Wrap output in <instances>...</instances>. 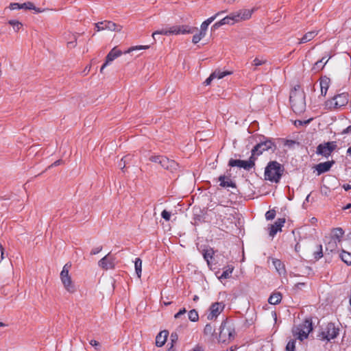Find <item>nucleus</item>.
Returning <instances> with one entry per match:
<instances>
[{
	"instance_id": "nucleus-55",
	"label": "nucleus",
	"mask_w": 351,
	"mask_h": 351,
	"mask_svg": "<svg viewBox=\"0 0 351 351\" xmlns=\"http://www.w3.org/2000/svg\"><path fill=\"white\" fill-rule=\"evenodd\" d=\"M343 188L344 189L345 191L351 190V185L346 184L343 185Z\"/></svg>"
},
{
	"instance_id": "nucleus-58",
	"label": "nucleus",
	"mask_w": 351,
	"mask_h": 351,
	"mask_svg": "<svg viewBox=\"0 0 351 351\" xmlns=\"http://www.w3.org/2000/svg\"><path fill=\"white\" fill-rule=\"evenodd\" d=\"M61 162H62V160H58L55 161V162L51 165V166H52V167L58 166V165H60V164H61Z\"/></svg>"
},
{
	"instance_id": "nucleus-19",
	"label": "nucleus",
	"mask_w": 351,
	"mask_h": 351,
	"mask_svg": "<svg viewBox=\"0 0 351 351\" xmlns=\"http://www.w3.org/2000/svg\"><path fill=\"white\" fill-rule=\"evenodd\" d=\"M285 223V219H278L274 224L271 225L269 228V235L273 237L278 231H281L282 227L284 226Z\"/></svg>"
},
{
	"instance_id": "nucleus-54",
	"label": "nucleus",
	"mask_w": 351,
	"mask_h": 351,
	"mask_svg": "<svg viewBox=\"0 0 351 351\" xmlns=\"http://www.w3.org/2000/svg\"><path fill=\"white\" fill-rule=\"evenodd\" d=\"M351 132V125L347 127L346 129H344L343 131H342V134H348V133H350Z\"/></svg>"
},
{
	"instance_id": "nucleus-30",
	"label": "nucleus",
	"mask_w": 351,
	"mask_h": 351,
	"mask_svg": "<svg viewBox=\"0 0 351 351\" xmlns=\"http://www.w3.org/2000/svg\"><path fill=\"white\" fill-rule=\"evenodd\" d=\"M340 258L348 265H351V253L342 250Z\"/></svg>"
},
{
	"instance_id": "nucleus-57",
	"label": "nucleus",
	"mask_w": 351,
	"mask_h": 351,
	"mask_svg": "<svg viewBox=\"0 0 351 351\" xmlns=\"http://www.w3.org/2000/svg\"><path fill=\"white\" fill-rule=\"evenodd\" d=\"M110 63H107V61L106 60L105 63L101 66L100 69V72L102 73L104 69Z\"/></svg>"
},
{
	"instance_id": "nucleus-3",
	"label": "nucleus",
	"mask_w": 351,
	"mask_h": 351,
	"mask_svg": "<svg viewBox=\"0 0 351 351\" xmlns=\"http://www.w3.org/2000/svg\"><path fill=\"white\" fill-rule=\"evenodd\" d=\"M195 28H192L188 25H173L171 27H166L161 28L160 29L156 30L152 34V37L156 40V35H178V34H191L193 32Z\"/></svg>"
},
{
	"instance_id": "nucleus-48",
	"label": "nucleus",
	"mask_w": 351,
	"mask_h": 351,
	"mask_svg": "<svg viewBox=\"0 0 351 351\" xmlns=\"http://www.w3.org/2000/svg\"><path fill=\"white\" fill-rule=\"evenodd\" d=\"M10 10H12L21 9V4L18 3H12L10 5Z\"/></svg>"
},
{
	"instance_id": "nucleus-51",
	"label": "nucleus",
	"mask_w": 351,
	"mask_h": 351,
	"mask_svg": "<svg viewBox=\"0 0 351 351\" xmlns=\"http://www.w3.org/2000/svg\"><path fill=\"white\" fill-rule=\"evenodd\" d=\"M213 79H215V77H212V74H211V75L209 76V77H208V78L205 80L204 84H205L206 85H209V84H210L211 81H212Z\"/></svg>"
},
{
	"instance_id": "nucleus-9",
	"label": "nucleus",
	"mask_w": 351,
	"mask_h": 351,
	"mask_svg": "<svg viewBox=\"0 0 351 351\" xmlns=\"http://www.w3.org/2000/svg\"><path fill=\"white\" fill-rule=\"evenodd\" d=\"M275 148L274 143L270 139H267L264 141L260 142L252 149V156L256 158L262 154L264 152Z\"/></svg>"
},
{
	"instance_id": "nucleus-43",
	"label": "nucleus",
	"mask_w": 351,
	"mask_h": 351,
	"mask_svg": "<svg viewBox=\"0 0 351 351\" xmlns=\"http://www.w3.org/2000/svg\"><path fill=\"white\" fill-rule=\"evenodd\" d=\"M322 256H323L322 246L320 245H319L318 251L315 252L314 253V257L315 259H319Z\"/></svg>"
},
{
	"instance_id": "nucleus-29",
	"label": "nucleus",
	"mask_w": 351,
	"mask_h": 351,
	"mask_svg": "<svg viewBox=\"0 0 351 351\" xmlns=\"http://www.w3.org/2000/svg\"><path fill=\"white\" fill-rule=\"evenodd\" d=\"M282 300V295L280 293H274L270 295L268 299V302L271 304H277L280 302Z\"/></svg>"
},
{
	"instance_id": "nucleus-61",
	"label": "nucleus",
	"mask_w": 351,
	"mask_h": 351,
	"mask_svg": "<svg viewBox=\"0 0 351 351\" xmlns=\"http://www.w3.org/2000/svg\"><path fill=\"white\" fill-rule=\"evenodd\" d=\"M351 208V204H348L345 207H343V210H347Z\"/></svg>"
},
{
	"instance_id": "nucleus-32",
	"label": "nucleus",
	"mask_w": 351,
	"mask_h": 351,
	"mask_svg": "<svg viewBox=\"0 0 351 351\" xmlns=\"http://www.w3.org/2000/svg\"><path fill=\"white\" fill-rule=\"evenodd\" d=\"M135 271L138 278L141 276L142 272V261L139 258H136L134 261Z\"/></svg>"
},
{
	"instance_id": "nucleus-59",
	"label": "nucleus",
	"mask_w": 351,
	"mask_h": 351,
	"mask_svg": "<svg viewBox=\"0 0 351 351\" xmlns=\"http://www.w3.org/2000/svg\"><path fill=\"white\" fill-rule=\"evenodd\" d=\"M317 221V219L315 217H312L311 219V223L313 224L315 223Z\"/></svg>"
},
{
	"instance_id": "nucleus-35",
	"label": "nucleus",
	"mask_w": 351,
	"mask_h": 351,
	"mask_svg": "<svg viewBox=\"0 0 351 351\" xmlns=\"http://www.w3.org/2000/svg\"><path fill=\"white\" fill-rule=\"evenodd\" d=\"M8 23L12 26L15 32H18L23 27V24L17 20H10Z\"/></svg>"
},
{
	"instance_id": "nucleus-56",
	"label": "nucleus",
	"mask_w": 351,
	"mask_h": 351,
	"mask_svg": "<svg viewBox=\"0 0 351 351\" xmlns=\"http://www.w3.org/2000/svg\"><path fill=\"white\" fill-rule=\"evenodd\" d=\"M90 344L91 346H95V347L99 346V343L97 341H95V340H91L90 341Z\"/></svg>"
},
{
	"instance_id": "nucleus-38",
	"label": "nucleus",
	"mask_w": 351,
	"mask_h": 351,
	"mask_svg": "<svg viewBox=\"0 0 351 351\" xmlns=\"http://www.w3.org/2000/svg\"><path fill=\"white\" fill-rule=\"evenodd\" d=\"M267 62V60L263 58H256L252 62V64L255 66L254 71L257 66H261Z\"/></svg>"
},
{
	"instance_id": "nucleus-25",
	"label": "nucleus",
	"mask_w": 351,
	"mask_h": 351,
	"mask_svg": "<svg viewBox=\"0 0 351 351\" xmlns=\"http://www.w3.org/2000/svg\"><path fill=\"white\" fill-rule=\"evenodd\" d=\"M219 181L220 182V186L223 187H236L235 184L232 181V180L230 178L226 177L225 176H219Z\"/></svg>"
},
{
	"instance_id": "nucleus-47",
	"label": "nucleus",
	"mask_w": 351,
	"mask_h": 351,
	"mask_svg": "<svg viewBox=\"0 0 351 351\" xmlns=\"http://www.w3.org/2000/svg\"><path fill=\"white\" fill-rule=\"evenodd\" d=\"M186 312V310L185 308H183L182 309H180L175 315H174V317L176 319H178L180 317L181 315H184Z\"/></svg>"
},
{
	"instance_id": "nucleus-17",
	"label": "nucleus",
	"mask_w": 351,
	"mask_h": 351,
	"mask_svg": "<svg viewBox=\"0 0 351 351\" xmlns=\"http://www.w3.org/2000/svg\"><path fill=\"white\" fill-rule=\"evenodd\" d=\"M253 10H242L233 13L234 15V21H241L249 19L252 14Z\"/></svg>"
},
{
	"instance_id": "nucleus-60",
	"label": "nucleus",
	"mask_w": 351,
	"mask_h": 351,
	"mask_svg": "<svg viewBox=\"0 0 351 351\" xmlns=\"http://www.w3.org/2000/svg\"><path fill=\"white\" fill-rule=\"evenodd\" d=\"M90 66H87L85 68V69H84V73L85 74H86V72H88V71H90Z\"/></svg>"
},
{
	"instance_id": "nucleus-52",
	"label": "nucleus",
	"mask_w": 351,
	"mask_h": 351,
	"mask_svg": "<svg viewBox=\"0 0 351 351\" xmlns=\"http://www.w3.org/2000/svg\"><path fill=\"white\" fill-rule=\"evenodd\" d=\"M76 45V38H75V40L73 41H70L67 43V46L69 47H75Z\"/></svg>"
},
{
	"instance_id": "nucleus-6",
	"label": "nucleus",
	"mask_w": 351,
	"mask_h": 351,
	"mask_svg": "<svg viewBox=\"0 0 351 351\" xmlns=\"http://www.w3.org/2000/svg\"><path fill=\"white\" fill-rule=\"evenodd\" d=\"M235 328L233 323L227 319L221 322L219 327V341L226 343L232 340L235 337Z\"/></svg>"
},
{
	"instance_id": "nucleus-13",
	"label": "nucleus",
	"mask_w": 351,
	"mask_h": 351,
	"mask_svg": "<svg viewBox=\"0 0 351 351\" xmlns=\"http://www.w3.org/2000/svg\"><path fill=\"white\" fill-rule=\"evenodd\" d=\"M336 147L337 143L335 141L324 143L317 146L316 153L324 157H328Z\"/></svg>"
},
{
	"instance_id": "nucleus-21",
	"label": "nucleus",
	"mask_w": 351,
	"mask_h": 351,
	"mask_svg": "<svg viewBox=\"0 0 351 351\" xmlns=\"http://www.w3.org/2000/svg\"><path fill=\"white\" fill-rule=\"evenodd\" d=\"M319 32V30L308 32L299 40L298 44H303L312 40L318 34Z\"/></svg>"
},
{
	"instance_id": "nucleus-20",
	"label": "nucleus",
	"mask_w": 351,
	"mask_h": 351,
	"mask_svg": "<svg viewBox=\"0 0 351 351\" xmlns=\"http://www.w3.org/2000/svg\"><path fill=\"white\" fill-rule=\"evenodd\" d=\"M237 21H234V15L232 13V14L224 17L221 21L215 23L213 25V27L216 29L223 25H226V24L233 25L234 23H237Z\"/></svg>"
},
{
	"instance_id": "nucleus-22",
	"label": "nucleus",
	"mask_w": 351,
	"mask_h": 351,
	"mask_svg": "<svg viewBox=\"0 0 351 351\" xmlns=\"http://www.w3.org/2000/svg\"><path fill=\"white\" fill-rule=\"evenodd\" d=\"M122 51L119 50L117 47H114L107 55L106 60L107 63H110L117 58L119 57L122 54Z\"/></svg>"
},
{
	"instance_id": "nucleus-23",
	"label": "nucleus",
	"mask_w": 351,
	"mask_h": 351,
	"mask_svg": "<svg viewBox=\"0 0 351 351\" xmlns=\"http://www.w3.org/2000/svg\"><path fill=\"white\" fill-rule=\"evenodd\" d=\"M168 332L163 330L158 334L156 337V345L158 347H162L166 342Z\"/></svg>"
},
{
	"instance_id": "nucleus-1",
	"label": "nucleus",
	"mask_w": 351,
	"mask_h": 351,
	"mask_svg": "<svg viewBox=\"0 0 351 351\" xmlns=\"http://www.w3.org/2000/svg\"><path fill=\"white\" fill-rule=\"evenodd\" d=\"M344 234V231L341 228H333L328 237L325 239L326 251L335 252L338 249V245L341 243V239Z\"/></svg>"
},
{
	"instance_id": "nucleus-5",
	"label": "nucleus",
	"mask_w": 351,
	"mask_h": 351,
	"mask_svg": "<svg viewBox=\"0 0 351 351\" xmlns=\"http://www.w3.org/2000/svg\"><path fill=\"white\" fill-rule=\"evenodd\" d=\"M71 268L70 263H66L60 274V278L64 289L69 293H74L77 291V287L69 274Z\"/></svg>"
},
{
	"instance_id": "nucleus-11",
	"label": "nucleus",
	"mask_w": 351,
	"mask_h": 351,
	"mask_svg": "<svg viewBox=\"0 0 351 351\" xmlns=\"http://www.w3.org/2000/svg\"><path fill=\"white\" fill-rule=\"evenodd\" d=\"M348 102V95L346 93H341L335 96L332 99L327 101L326 106L329 108H339L346 106Z\"/></svg>"
},
{
	"instance_id": "nucleus-33",
	"label": "nucleus",
	"mask_w": 351,
	"mask_h": 351,
	"mask_svg": "<svg viewBox=\"0 0 351 351\" xmlns=\"http://www.w3.org/2000/svg\"><path fill=\"white\" fill-rule=\"evenodd\" d=\"M233 267L230 266H228L226 269L222 272L220 276H219V279H226L228 278L231 274L232 273Z\"/></svg>"
},
{
	"instance_id": "nucleus-24",
	"label": "nucleus",
	"mask_w": 351,
	"mask_h": 351,
	"mask_svg": "<svg viewBox=\"0 0 351 351\" xmlns=\"http://www.w3.org/2000/svg\"><path fill=\"white\" fill-rule=\"evenodd\" d=\"M330 80L326 76L320 79L321 93L323 96H325L327 93L330 86Z\"/></svg>"
},
{
	"instance_id": "nucleus-44",
	"label": "nucleus",
	"mask_w": 351,
	"mask_h": 351,
	"mask_svg": "<svg viewBox=\"0 0 351 351\" xmlns=\"http://www.w3.org/2000/svg\"><path fill=\"white\" fill-rule=\"evenodd\" d=\"M161 216L164 219H165V221H168L170 220L171 218V213L166 210H164L161 213Z\"/></svg>"
},
{
	"instance_id": "nucleus-26",
	"label": "nucleus",
	"mask_w": 351,
	"mask_h": 351,
	"mask_svg": "<svg viewBox=\"0 0 351 351\" xmlns=\"http://www.w3.org/2000/svg\"><path fill=\"white\" fill-rule=\"evenodd\" d=\"M272 263L274 266L275 267L277 272L280 274H285V268L284 264L280 261L279 259L274 258L272 260Z\"/></svg>"
},
{
	"instance_id": "nucleus-8",
	"label": "nucleus",
	"mask_w": 351,
	"mask_h": 351,
	"mask_svg": "<svg viewBox=\"0 0 351 351\" xmlns=\"http://www.w3.org/2000/svg\"><path fill=\"white\" fill-rule=\"evenodd\" d=\"M339 328L335 326L333 323H328L320 333V337L323 340L330 341L337 337L339 335Z\"/></svg>"
},
{
	"instance_id": "nucleus-36",
	"label": "nucleus",
	"mask_w": 351,
	"mask_h": 351,
	"mask_svg": "<svg viewBox=\"0 0 351 351\" xmlns=\"http://www.w3.org/2000/svg\"><path fill=\"white\" fill-rule=\"evenodd\" d=\"M215 332V328L210 324H207L204 329V333L206 335L212 336Z\"/></svg>"
},
{
	"instance_id": "nucleus-15",
	"label": "nucleus",
	"mask_w": 351,
	"mask_h": 351,
	"mask_svg": "<svg viewBox=\"0 0 351 351\" xmlns=\"http://www.w3.org/2000/svg\"><path fill=\"white\" fill-rule=\"evenodd\" d=\"M225 305L223 302H215L210 307L209 313L207 315V319L209 320L215 319L223 311Z\"/></svg>"
},
{
	"instance_id": "nucleus-16",
	"label": "nucleus",
	"mask_w": 351,
	"mask_h": 351,
	"mask_svg": "<svg viewBox=\"0 0 351 351\" xmlns=\"http://www.w3.org/2000/svg\"><path fill=\"white\" fill-rule=\"evenodd\" d=\"M114 260L115 258L109 253L98 262V265L106 270L112 269L115 266Z\"/></svg>"
},
{
	"instance_id": "nucleus-28",
	"label": "nucleus",
	"mask_w": 351,
	"mask_h": 351,
	"mask_svg": "<svg viewBox=\"0 0 351 351\" xmlns=\"http://www.w3.org/2000/svg\"><path fill=\"white\" fill-rule=\"evenodd\" d=\"M21 9L33 10L37 13L43 12L44 10L35 7L33 3L28 1L21 4Z\"/></svg>"
},
{
	"instance_id": "nucleus-27",
	"label": "nucleus",
	"mask_w": 351,
	"mask_h": 351,
	"mask_svg": "<svg viewBox=\"0 0 351 351\" xmlns=\"http://www.w3.org/2000/svg\"><path fill=\"white\" fill-rule=\"evenodd\" d=\"M221 12H217L216 14H215L214 16L208 18V19H206V21H204L202 25H201V27H200V29L201 30H203V31H205L206 32L207 31V29H208V25L219 16L221 14Z\"/></svg>"
},
{
	"instance_id": "nucleus-64",
	"label": "nucleus",
	"mask_w": 351,
	"mask_h": 351,
	"mask_svg": "<svg viewBox=\"0 0 351 351\" xmlns=\"http://www.w3.org/2000/svg\"><path fill=\"white\" fill-rule=\"evenodd\" d=\"M198 299H199V298H198V296H197V295H195V296L193 297V300H194V301H197V300H198Z\"/></svg>"
},
{
	"instance_id": "nucleus-12",
	"label": "nucleus",
	"mask_w": 351,
	"mask_h": 351,
	"mask_svg": "<svg viewBox=\"0 0 351 351\" xmlns=\"http://www.w3.org/2000/svg\"><path fill=\"white\" fill-rule=\"evenodd\" d=\"M95 27L97 32L104 30L120 32L122 29V26L119 25L111 21H104L96 23H95Z\"/></svg>"
},
{
	"instance_id": "nucleus-4",
	"label": "nucleus",
	"mask_w": 351,
	"mask_h": 351,
	"mask_svg": "<svg viewBox=\"0 0 351 351\" xmlns=\"http://www.w3.org/2000/svg\"><path fill=\"white\" fill-rule=\"evenodd\" d=\"M284 168L282 165L276 161L269 162L265 170V178L272 182H278L282 173Z\"/></svg>"
},
{
	"instance_id": "nucleus-53",
	"label": "nucleus",
	"mask_w": 351,
	"mask_h": 351,
	"mask_svg": "<svg viewBox=\"0 0 351 351\" xmlns=\"http://www.w3.org/2000/svg\"><path fill=\"white\" fill-rule=\"evenodd\" d=\"M206 32L205 31H203V30H201L200 29V32L199 33L197 34V36H199V37L202 39L205 36H206Z\"/></svg>"
},
{
	"instance_id": "nucleus-45",
	"label": "nucleus",
	"mask_w": 351,
	"mask_h": 351,
	"mask_svg": "<svg viewBox=\"0 0 351 351\" xmlns=\"http://www.w3.org/2000/svg\"><path fill=\"white\" fill-rule=\"evenodd\" d=\"M295 145H299V143L298 142H296L295 141H293V140H287L285 143V146L290 147V148L293 147V146Z\"/></svg>"
},
{
	"instance_id": "nucleus-40",
	"label": "nucleus",
	"mask_w": 351,
	"mask_h": 351,
	"mask_svg": "<svg viewBox=\"0 0 351 351\" xmlns=\"http://www.w3.org/2000/svg\"><path fill=\"white\" fill-rule=\"evenodd\" d=\"M295 340L291 339L287 344L286 350L287 351H295Z\"/></svg>"
},
{
	"instance_id": "nucleus-34",
	"label": "nucleus",
	"mask_w": 351,
	"mask_h": 351,
	"mask_svg": "<svg viewBox=\"0 0 351 351\" xmlns=\"http://www.w3.org/2000/svg\"><path fill=\"white\" fill-rule=\"evenodd\" d=\"M230 74L231 72L229 71H221L220 70H217L212 73V77H214L215 78L217 79H221L223 77Z\"/></svg>"
},
{
	"instance_id": "nucleus-46",
	"label": "nucleus",
	"mask_w": 351,
	"mask_h": 351,
	"mask_svg": "<svg viewBox=\"0 0 351 351\" xmlns=\"http://www.w3.org/2000/svg\"><path fill=\"white\" fill-rule=\"evenodd\" d=\"M102 250V246H98V247H96L95 248H93L91 252H90V254L91 255H95V254H97L98 253H99Z\"/></svg>"
},
{
	"instance_id": "nucleus-41",
	"label": "nucleus",
	"mask_w": 351,
	"mask_h": 351,
	"mask_svg": "<svg viewBox=\"0 0 351 351\" xmlns=\"http://www.w3.org/2000/svg\"><path fill=\"white\" fill-rule=\"evenodd\" d=\"M213 254V252L212 250H207L204 252V258L208 264H209L210 260L212 259Z\"/></svg>"
},
{
	"instance_id": "nucleus-2",
	"label": "nucleus",
	"mask_w": 351,
	"mask_h": 351,
	"mask_svg": "<svg viewBox=\"0 0 351 351\" xmlns=\"http://www.w3.org/2000/svg\"><path fill=\"white\" fill-rule=\"evenodd\" d=\"M289 99L291 108L295 113L300 114L304 112L306 102L305 95L302 91L295 88L291 91Z\"/></svg>"
},
{
	"instance_id": "nucleus-14",
	"label": "nucleus",
	"mask_w": 351,
	"mask_h": 351,
	"mask_svg": "<svg viewBox=\"0 0 351 351\" xmlns=\"http://www.w3.org/2000/svg\"><path fill=\"white\" fill-rule=\"evenodd\" d=\"M255 160V158L251 155L248 160L231 159L229 161V165L230 167H238L239 168H243L246 170H250L254 166Z\"/></svg>"
},
{
	"instance_id": "nucleus-49",
	"label": "nucleus",
	"mask_w": 351,
	"mask_h": 351,
	"mask_svg": "<svg viewBox=\"0 0 351 351\" xmlns=\"http://www.w3.org/2000/svg\"><path fill=\"white\" fill-rule=\"evenodd\" d=\"M127 157L123 158L119 163V166L120 168L123 169L125 167Z\"/></svg>"
},
{
	"instance_id": "nucleus-39",
	"label": "nucleus",
	"mask_w": 351,
	"mask_h": 351,
	"mask_svg": "<svg viewBox=\"0 0 351 351\" xmlns=\"http://www.w3.org/2000/svg\"><path fill=\"white\" fill-rule=\"evenodd\" d=\"M149 45H138V46H134L129 48L127 51L124 52V53H130L133 51L136 50H141V49H149Z\"/></svg>"
},
{
	"instance_id": "nucleus-62",
	"label": "nucleus",
	"mask_w": 351,
	"mask_h": 351,
	"mask_svg": "<svg viewBox=\"0 0 351 351\" xmlns=\"http://www.w3.org/2000/svg\"><path fill=\"white\" fill-rule=\"evenodd\" d=\"M171 337L172 339V341H174V339H177V335L171 334Z\"/></svg>"
},
{
	"instance_id": "nucleus-31",
	"label": "nucleus",
	"mask_w": 351,
	"mask_h": 351,
	"mask_svg": "<svg viewBox=\"0 0 351 351\" xmlns=\"http://www.w3.org/2000/svg\"><path fill=\"white\" fill-rule=\"evenodd\" d=\"M328 59L326 60V58H323L322 60L317 61L313 69H314L315 71H319L322 69L324 66V65L327 63Z\"/></svg>"
},
{
	"instance_id": "nucleus-50",
	"label": "nucleus",
	"mask_w": 351,
	"mask_h": 351,
	"mask_svg": "<svg viewBox=\"0 0 351 351\" xmlns=\"http://www.w3.org/2000/svg\"><path fill=\"white\" fill-rule=\"evenodd\" d=\"M202 39L199 37V36H197V34H195L193 36V39H192V42L194 43V44H197V43H199Z\"/></svg>"
},
{
	"instance_id": "nucleus-37",
	"label": "nucleus",
	"mask_w": 351,
	"mask_h": 351,
	"mask_svg": "<svg viewBox=\"0 0 351 351\" xmlns=\"http://www.w3.org/2000/svg\"><path fill=\"white\" fill-rule=\"evenodd\" d=\"M188 317L191 322H197L199 319V315L195 309L189 312Z\"/></svg>"
},
{
	"instance_id": "nucleus-63",
	"label": "nucleus",
	"mask_w": 351,
	"mask_h": 351,
	"mask_svg": "<svg viewBox=\"0 0 351 351\" xmlns=\"http://www.w3.org/2000/svg\"><path fill=\"white\" fill-rule=\"evenodd\" d=\"M347 153H348V154L351 155V147H349V148L348 149V150H347Z\"/></svg>"
},
{
	"instance_id": "nucleus-10",
	"label": "nucleus",
	"mask_w": 351,
	"mask_h": 351,
	"mask_svg": "<svg viewBox=\"0 0 351 351\" xmlns=\"http://www.w3.org/2000/svg\"><path fill=\"white\" fill-rule=\"evenodd\" d=\"M149 160L154 162L159 163L162 167L169 171L176 170L178 164L174 160H170L169 158L162 156H153Z\"/></svg>"
},
{
	"instance_id": "nucleus-42",
	"label": "nucleus",
	"mask_w": 351,
	"mask_h": 351,
	"mask_svg": "<svg viewBox=\"0 0 351 351\" xmlns=\"http://www.w3.org/2000/svg\"><path fill=\"white\" fill-rule=\"evenodd\" d=\"M275 216H276V211L274 210H268L265 213V218L267 220H271V219H274Z\"/></svg>"
},
{
	"instance_id": "nucleus-7",
	"label": "nucleus",
	"mask_w": 351,
	"mask_h": 351,
	"mask_svg": "<svg viewBox=\"0 0 351 351\" xmlns=\"http://www.w3.org/2000/svg\"><path fill=\"white\" fill-rule=\"evenodd\" d=\"M313 330L311 319H305L302 323L294 326L292 332L294 337L300 341L306 339Z\"/></svg>"
},
{
	"instance_id": "nucleus-18",
	"label": "nucleus",
	"mask_w": 351,
	"mask_h": 351,
	"mask_svg": "<svg viewBox=\"0 0 351 351\" xmlns=\"http://www.w3.org/2000/svg\"><path fill=\"white\" fill-rule=\"evenodd\" d=\"M334 163L335 162L332 160L317 164L315 167V170L317 171V175L319 176L325 172L328 171Z\"/></svg>"
}]
</instances>
